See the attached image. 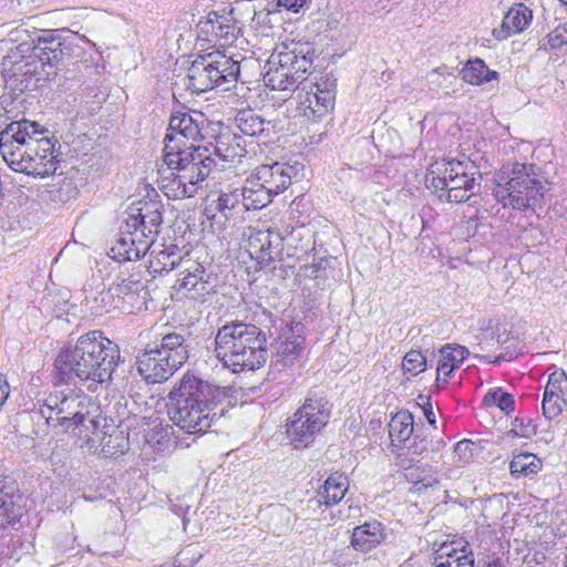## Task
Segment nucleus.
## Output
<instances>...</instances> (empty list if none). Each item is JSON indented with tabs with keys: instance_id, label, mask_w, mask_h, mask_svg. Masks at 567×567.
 Returning <instances> with one entry per match:
<instances>
[{
	"instance_id": "54",
	"label": "nucleus",
	"mask_w": 567,
	"mask_h": 567,
	"mask_svg": "<svg viewBox=\"0 0 567 567\" xmlns=\"http://www.w3.org/2000/svg\"><path fill=\"white\" fill-rule=\"evenodd\" d=\"M324 260L313 262L303 267V274L306 277L317 279L319 278V271L323 268Z\"/></svg>"
},
{
	"instance_id": "45",
	"label": "nucleus",
	"mask_w": 567,
	"mask_h": 567,
	"mask_svg": "<svg viewBox=\"0 0 567 567\" xmlns=\"http://www.w3.org/2000/svg\"><path fill=\"white\" fill-rule=\"evenodd\" d=\"M408 447V454L411 455L410 462H419L420 457H424L429 452V441L426 436L415 435L410 442Z\"/></svg>"
},
{
	"instance_id": "11",
	"label": "nucleus",
	"mask_w": 567,
	"mask_h": 567,
	"mask_svg": "<svg viewBox=\"0 0 567 567\" xmlns=\"http://www.w3.org/2000/svg\"><path fill=\"white\" fill-rule=\"evenodd\" d=\"M41 134H49V130L24 117L11 121L0 131V154L12 171L21 172L25 158L33 152L32 146Z\"/></svg>"
},
{
	"instance_id": "53",
	"label": "nucleus",
	"mask_w": 567,
	"mask_h": 567,
	"mask_svg": "<svg viewBox=\"0 0 567 567\" xmlns=\"http://www.w3.org/2000/svg\"><path fill=\"white\" fill-rule=\"evenodd\" d=\"M58 193H59V196H58L59 200H61V202L68 200L70 198V194L75 193V188L73 187L72 181L64 179L63 183L61 184V186L59 187Z\"/></svg>"
},
{
	"instance_id": "6",
	"label": "nucleus",
	"mask_w": 567,
	"mask_h": 567,
	"mask_svg": "<svg viewBox=\"0 0 567 567\" xmlns=\"http://www.w3.org/2000/svg\"><path fill=\"white\" fill-rule=\"evenodd\" d=\"M190 350L182 331H162L136 357L137 371L147 383L165 382L188 361Z\"/></svg>"
},
{
	"instance_id": "32",
	"label": "nucleus",
	"mask_w": 567,
	"mask_h": 567,
	"mask_svg": "<svg viewBox=\"0 0 567 567\" xmlns=\"http://www.w3.org/2000/svg\"><path fill=\"white\" fill-rule=\"evenodd\" d=\"M22 495L0 487V529L13 526L23 515Z\"/></svg>"
},
{
	"instance_id": "59",
	"label": "nucleus",
	"mask_w": 567,
	"mask_h": 567,
	"mask_svg": "<svg viewBox=\"0 0 567 567\" xmlns=\"http://www.w3.org/2000/svg\"><path fill=\"white\" fill-rule=\"evenodd\" d=\"M404 470H405V474H404V475H405V477H409V473H408L409 468H408V467H404Z\"/></svg>"
},
{
	"instance_id": "51",
	"label": "nucleus",
	"mask_w": 567,
	"mask_h": 567,
	"mask_svg": "<svg viewBox=\"0 0 567 567\" xmlns=\"http://www.w3.org/2000/svg\"><path fill=\"white\" fill-rule=\"evenodd\" d=\"M474 443L470 440H462L454 447L455 454L460 460L466 462L473 456Z\"/></svg>"
},
{
	"instance_id": "31",
	"label": "nucleus",
	"mask_w": 567,
	"mask_h": 567,
	"mask_svg": "<svg viewBox=\"0 0 567 567\" xmlns=\"http://www.w3.org/2000/svg\"><path fill=\"white\" fill-rule=\"evenodd\" d=\"M209 65L204 55L196 58L187 70L188 89L202 93L217 87L216 79H213Z\"/></svg>"
},
{
	"instance_id": "37",
	"label": "nucleus",
	"mask_w": 567,
	"mask_h": 567,
	"mask_svg": "<svg viewBox=\"0 0 567 567\" xmlns=\"http://www.w3.org/2000/svg\"><path fill=\"white\" fill-rule=\"evenodd\" d=\"M543 468L542 460L529 452L518 453L513 455L509 463L511 475L515 478L533 477Z\"/></svg>"
},
{
	"instance_id": "13",
	"label": "nucleus",
	"mask_w": 567,
	"mask_h": 567,
	"mask_svg": "<svg viewBox=\"0 0 567 567\" xmlns=\"http://www.w3.org/2000/svg\"><path fill=\"white\" fill-rule=\"evenodd\" d=\"M197 42L204 45L228 48L241 33V27L230 14L210 11L196 23Z\"/></svg>"
},
{
	"instance_id": "34",
	"label": "nucleus",
	"mask_w": 567,
	"mask_h": 567,
	"mask_svg": "<svg viewBox=\"0 0 567 567\" xmlns=\"http://www.w3.org/2000/svg\"><path fill=\"white\" fill-rule=\"evenodd\" d=\"M240 196L246 210L261 209L272 200V196L252 176L246 179Z\"/></svg>"
},
{
	"instance_id": "35",
	"label": "nucleus",
	"mask_w": 567,
	"mask_h": 567,
	"mask_svg": "<svg viewBox=\"0 0 567 567\" xmlns=\"http://www.w3.org/2000/svg\"><path fill=\"white\" fill-rule=\"evenodd\" d=\"M213 156H218L224 162H239L246 154V150L240 145L239 137L230 134H221L216 137Z\"/></svg>"
},
{
	"instance_id": "41",
	"label": "nucleus",
	"mask_w": 567,
	"mask_h": 567,
	"mask_svg": "<svg viewBox=\"0 0 567 567\" xmlns=\"http://www.w3.org/2000/svg\"><path fill=\"white\" fill-rule=\"evenodd\" d=\"M542 404L543 415L547 420H554L561 414L566 401L559 393L545 391Z\"/></svg>"
},
{
	"instance_id": "21",
	"label": "nucleus",
	"mask_w": 567,
	"mask_h": 567,
	"mask_svg": "<svg viewBox=\"0 0 567 567\" xmlns=\"http://www.w3.org/2000/svg\"><path fill=\"white\" fill-rule=\"evenodd\" d=\"M295 174L293 166L276 162L271 165L258 166L251 176L274 197L291 184Z\"/></svg>"
},
{
	"instance_id": "44",
	"label": "nucleus",
	"mask_w": 567,
	"mask_h": 567,
	"mask_svg": "<svg viewBox=\"0 0 567 567\" xmlns=\"http://www.w3.org/2000/svg\"><path fill=\"white\" fill-rule=\"evenodd\" d=\"M113 285L107 290H102L97 297L94 298L100 305L96 308V312H110L111 310L120 309L123 310L122 303H116V293H112Z\"/></svg>"
},
{
	"instance_id": "50",
	"label": "nucleus",
	"mask_w": 567,
	"mask_h": 567,
	"mask_svg": "<svg viewBox=\"0 0 567 567\" xmlns=\"http://www.w3.org/2000/svg\"><path fill=\"white\" fill-rule=\"evenodd\" d=\"M313 86L316 87V91L321 94L329 92L331 95H334L337 79L332 74H326L324 76H321Z\"/></svg>"
},
{
	"instance_id": "42",
	"label": "nucleus",
	"mask_w": 567,
	"mask_h": 567,
	"mask_svg": "<svg viewBox=\"0 0 567 567\" xmlns=\"http://www.w3.org/2000/svg\"><path fill=\"white\" fill-rule=\"evenodd\" d=\"M427 362L425 357L419 350L409 351L402 362V368L404 373H410L411 375H417L426 369Z\"/></svg>"
},
{
	"instance_id": "40",
	"label": "nucleus",
	"mask_w": 567,
	"mask_h": 567,
	"mask_svg": "<svg viewBox=\"0 0 567 567\" xmlns=\"http://www.w3.org/2000/svg\"><path fill=\"white\" fill-rule=\"evenodd\" d=\"M240 193L241 188H234L230 185L221 188L216 200V209L227 218L233 216V212L241 205Z\"/></svg>"
},
{
	"instance_id": "29",
	"label": "nucleus",
	"mask_w": 567,
	"mask_h": 567,
	"mask_svg": "<svg viewBox=\"0 0 567 567\" xmlns=\"http://www.w3.org/2000/svg\"><path fill=\"white\" fill-rule=\"evenodd\" d=\"M236 127L251 137H268L274 130L271 122L265 121L252 110H240L235 117Z\"/></svg>"
},
{
	"instance_id": "57",
	"label": "nucleus",
	"mask_w": 567,
	"mask_h": 567,
	"mask_svg": "<svg viewBox=\"0 0 567 567\" xmlns=\"http://www.w3.org/2000/svg\"><path fill=\"white\" fill-rule=\"evenodd\" d=\"M511 359H512V357L508 358V360H511ZM504 360H507V358L505 357V354L501 353L497 357H495L493 362H499V361H504Z\"/></svg>"
},
{
	"instance_id": "30",
	"label": "nucleus",
	"mask_w": 567,
	"mask_h": 567,
	"mask_svg": "<svg viewBox=\"0 0 567 567\" xmlns=\"http://www.w3.org/2000/svg\"><path fill=\"white\" fill-rule=\"evenodd\" d=\"M349 487L348 477L339 472L329 475L323 486L318 491L316 503L332 506L339 503L346 495Z\"/></svg>"
},
{
	"instance_id": "26",
	"label": "nucleus",
	"mask_w": 567,
	"mask_h": 567,
	"mask_svg": "<svg viewBox=\"0 0 567 567\" xmlns=\"http://www.w3.org/2000/svg\"><path fill=\"white\" fill-rule=\"evenodd\" d=\"M434 567H474L475 558L467 543L442 544L436 551Z\"/></svg>"
},
{
	"instance_id": "58",
	"label": "nucleus",
	"mask_w": 567,
	"mask_h": 567,
	"mask_svg": "<svg viewBox=\"0 0 567 567\" xmlns=\"http://www.w3.org/2000/svg\"><path fill=\"white\" fill-rule=\"evenodd\" d=\"M442 444H443V441H442V440L437 441V442H436V449H440V446H441Z\"/></svg>"
},
{
	"instance_id": "49",
	"label": "nucleus",
	"mask_w": 567,
	"mask_h": 567,
	"mask_svg": "<svg viewBox=\"0 0 567 567\" xmlns=\"http://www.w3.org/2000/svg\"><path fill=\"white\" fill-rule=\"evenodd\" d=\"M567 381L566 372L563 369H555L548 377L545 391L561 393V383Z\"/></svg>"
},
{
	"instance_id": "24",
	"label": "nucleus",
	"mask_w": 567,
	"mask_h": 567,
	"mask_svg": "<svg viewBox=\"0 0 567 567\" xmlns=\"http://www.w3.org/2000/svg\"><path fill=\"white\" fill-rule=\"evenodd\" d=\"M386 539L384 525L377 520L364 522L353 528L350 546L359 553L367 554Z\"/></svg>"
},
{
	"instance_id": "23",
	"label": "nucleus",
	"mask_w": 567,
	"mask_h": 567,
	"mask_svg": "<svg viewBox=\"0 0 567 567\" xmlns=\"http://www.w3.org/2000/svg\"><path fill=\"white\" fill-rule=\"evenodd\" d=\"M1 66L3 76L17 85L29 82L33 75L43 74L39 60L32 53L28 56L18 52L8 54L3 58Z\"/></svg>"
},
{
	"instance_id": "10",
	"label": "nucleus",
	"mask_w": 567,
	"mask_h": 567,
	"mask_svg": "<svg viewBox=\"0 0 567 567\" xmlns=\"http://www.w3.org/2000/svg\"><path fill=\"white\" fill-rule=\"evenodd\" d=\"M436 175L431 178V186L437 192L440 199L450 203L468 200L480 190L482 176L468 162L450 159L437 166Z\"/></svg>"
},
{
	"instance_id": "55",
	"label": "nucleus",
	"mask_w": 567,
	"mask_h": 567,
	"mask_svg": "<svg viewBox=\"0 0 567 567\" xmlns=\"http://www.w3.org/2000/svg\"><path fill=\"white\" fill-rule=\"evenodd\" d=\"M485 567H508V560L503 559L499 556L493 555L492 557H489Z\"/></svg>"
},
{
	"instance_id": "43",
	"label": "nucleus",
	"mask_w": 567,
	"mask_h": 567,
	"mask_svg": "<svg viewBox=\"0 0 567 567\" xmlns=\"http://www.w3.org/2000/svg\"><path fill=\"white\" fill-rule=\"evenodd\" d=\"M484 403L488 405H496L505 413H509L514 410L515 402L509 393L504 392L502 389H497L485 395Z\"/></svg>"
},
{
	"instance_id": "19",
	"label": "nucleus",
	"mask_w": 567,
	"mask_h": 567,
	"mask_svg": "<svg viewBox=\"0 0 567 567\" xmlns=\"http://www.w3.org/2000/svg\"><path fill=\"white\" fill-rule=\"evenodd\" d=\"M153 244V238L142 236L140 230L125 229L121 227V236L110 250V257L122 261L140 260L148 251Z\"/></svg>"
},
{
	"instance_id": "15",
	"label": "nucleus",
	"mask_w": 567,
	"mask_h": 567,
	"mask_svg": "<svg viewBox=\"0 0 567 567\" xmlns=\"http://www.w3.org/2000/svg\"><path fill=\"white\" fill-rule=\"evenodd\" d=\"M32 148L33 152L25 158L20 173L40 178L54 174L62 155L59 141L41 134Z\"/></svg>"
},
{
	"instance_id": "22",
	"label": "nucleus",
	"mask_w": 567,
	"mask_h": 567,
	"mask_svg": "<svg viewBox=\"0 0 567 567\" xmlns=\"http://www.w3.org/2000/svg\"><path fill=\"white\" fill-rule=\"evenodd\" d=\"M209 65L213 79H216L217 87L228 90L230 85L237 82L240 73L239 61L235 60L226 51H214L204 55Z\"/></svg>"
},
{
	"instance_id": "33",
	"label": "nucleus",
	"mask_w": 567,
	"mask_h": 567,
	"mask_svg": "<svg viewBox=\"0 0 567 567\" xmlns=\"http://www.w3.org/2000/svg\"><path fill=\"white\" fill-rule=\"evenodd\" d=\"M468 350L462 346L446 344L440 350V358L436 367L437 378L436 382L441 381V374L445 378L450 377L454 369H456L464 359L468 355ZM444 383L447 379L443 380Z\"/></svg>"
},
{
	"instance_id": "39",
	"label": "nucleus",
	"mask_w": 567,
	"mask_h": 567,
	"mask_svg": "<svg viewBox=\"0 0 567 567\" xmlns=\"http://www.w3.org/2000/svg\"><path fill=\"white\" fill-rule=\"evenodd\" d=\"M462 79L472 84L481 85L497 78V72L487 68L482 59L470 60L461 70Z\"/></svg>"
},
{
	"instance_id": "38",
	"label": "nucleus",
	"mask_w": 567,
	"mask_h": 567,
	"mask_svg": "<svg viewBox=\"0 0 567 567\" xmlns=\"http://www.w3.org/2000/svg\"><path fill=\"white\" fill-rule=\"evenodd\" d=\"M188 256H181L176 251L175 246L166 247L157 252H152V259L150 260V267L156 274L169 272L174 269L179 271L181 264L187 259Z\"/></svg>"
},
{
	"instance_id": "9",
	"label": "nucleus",
	"mask_w": 567,
	"mask_h": 567,
	"mask_svg": "<svg viewBox=\"0 0 567 567\" xmlns=\"http://www.w3.org/2000/svg\"><path fill=\"white\" fill-rule=\"evenodd\" d=\"M331 404L322 390L308 391L303 404L286 424L287 437L295 449L310 446L329 423Z\"/></svg>"
},
{
	"instance_id": "2",
	"label": "nucleus",
	"mask_w": 567,
	"mask_h": 567,
	"mask_svg": "<svg viewBox=\"0 0 567 567\" xmlns=\"http://www.w3.org/2000/svg\"><path fill=\"white\" fill-rule=\"evenodd\" d=\"M168 398L171 421L187 434L206 433L225 412L219 406L224 398L220 388L189 372L184 374Z\"/></svg>"
},
{
	"instance_id": "12",
	"label": "nucleus",
	"mask_w": 567,
	"mask_h": 567,
	"mask_svg": "<svg viewBox=\"0 0 567 567\" xmlns=\"http://www.w3.org/2000/svg\"><path fill=\"white\" fill-rule=\"evenodd\" d=\"M205 124L200 112H176L171 115L164 142V153L177 152L197 144L204 138L202 133Z\"/></svg>"
},
{
	"instance_id": "18",
	"label": "nucleus",
	"mask_w": 567,
	"mask_h": 567,
	"mask_svg": "<svg viewBox=\"0 0 567 567\" xmlns=\"http://www.w3.org/2000/svg\"><path fill=\"white\" fill-rule=\"evenodd\" d=\"M284 249V238L277 231L258 229L248 237L247 250L260 266L267 267L280 259Z\"/></svg>"
},
{
	"instance_id": "1",
	"label": "nucleus",
	"mask_w": 567,
	"mask_h": 567,
	"mask_svg": "<svg viewBox=\"0 0 567 567\" xmlns=\"http://www.w3.org/2000/svg\"><path fill=\"white\" fill-rule=\"evenodd\" d=\"M116 343L99 330L81 336L74 346H64L54 360L52 380L55 385L75 384L76 380L87 382V390L94 392L99 385L111 381L120 361Z\"/></svg>"
},
{
	"instance_id": "8",
	"label": "nucleus",
	"mask_w": 567,
	"mask_h": 567,
	"mask_svg": "<svg viewBox=\"0 0 567 567\" xmlns=\"http://www.w3.org/2000/svg\"><path fill=\"white\" fill-rule=\"evenodd\" d=\"M315 50L308 42L278 44L265 65L264 82L271 90L290 92L299 89L311 69Z\"/></svg>"
},
{
	"instance_id": "46",
	"label": "nucleus",
	"mask_w": 567,
	"mask_h": 567,
	"mask_svg": "<svg viewBox=\"0 0 567 567\" xmlns=\"http://www.w3.org/2000/svg\"><path fill=\"white\" fill-rule=\"evenodd\" d=\"M450 78H455L446 65L439 66L427 74V82L435 89L444 87Z\"/></svg>"
},
{
	"instance_id": "7",
	"label": "nucleus",
	"mask_w": 567,
	"mask_h": 567,
	"mask_svg": "<svg viewBox=\"0 0 567 567\" xmlns=\"http://www.w3.org/2000/svg\"><path fill=\"white\" fill-rule=\"evenodd\" d=\"M497 184L493 195L504 207L517 210L540 207L548 184L535 172L534 165L513 163L502 167L497 174Z\"/></svg>"
},
{
	"instance_id": "20",
	"label": "nucleus",
	"mask_w": 567,
	"mask_h": 567,
	"mask_svg": "<svg viewBox=\"0 0 567 567\" xmlns=\"http://www.w3.org/2000/svg\"><path fill=\"white\" fill-rule=\"evenodd\" d=\"M66 51L69 48L61 37L52 30H47L42 37L38 38L32 54L39 60L43 75L50 76L53 73L51 70L63 59Z\"/></svg>"
},
{
	"instance_id": "47",
	"label": "nucleus",
	"mask_w": 567,
	"mask_h": 567,
	"mask_svg": "<svg viewBox=\"0 0 567 567\" xmlns=\"http://www.w3.org/2000/svg\"><path fill=\"white\" fill-rule=\"evenodd\" d=\"M548 44L551 49H558L567 44V21L557 25L548 35Z\"/></svg>"
},
{
	"instance_id": "36",
	"label": "nucleus",
	"mask_w": 567,
	"mask_h": 567,
	"mask_svg": "<svg viewBox=\"0 0 567 567\" xmlns=\"http://www.w3.org/2000/svg\"><path fill=\"white\" fill-rule=\"evenodd\" d=\"M413 415L409 412H399L390 420L389 436L391 444L399 447L402 443L410 440L413 433Z\"/></svg>"
},
{
	"instance_id": "25",
	"label": "nucleus",
	"mask_w": 567,
	"mask_h": 567,
	"mask_svg": "<svg viewBox=\"0 0 567 567\" xmlns=\"http://www.w3.org/2000/svg\"><path fill=\"white\" fill-rule=\"evenodd\" d=\"M112 293H116V303H122L123 311L132 312L135 307L140 309L137 303L140 300L144 302L147 291L141 279L135 278L134 275H128L117 278L116 282L113 284Z\"/></svg>"
},
{
	"instance_id": "4",
	"label": "nucleus",
	"mask_w": 567,
	"mask_h": 567,
	"mask_svg": "<svg viewBox=\"0 0 567 567\" xmlns=\"http://www.w3.org/2000/svg\"><path fill=\"white\" fill-rule=\"evenodd\" d=\"M266 343V334L260 328L237 321L218 329L215 352L223 365L234 373L254 371L267 361Z\"/></svg>"
},
{
	"instance_id": "16",
	"label": "nucleus",
	"mask_w": 567,
	"mask_h": 567,
	"mask_svg": "<svg viewBox=\"0 0 567 567\" xmlns=\"http://www.w3.org/2000/svg\"><path fill=\"white\" fill-rule=\"evenodd\" d=\"M163 205L158 200H137L128 206L124 220L125 229L140 230L142 236L154 239L162 224Z\"/></svg>"
},
{
	"instance_id": "17",
	"label": "nucleus",
	"mask_w": 567,
	"mask_h": 567,
	"mask_svg": "<svg viewBox=\"0 0 567 567\" xmlns=\"http://www.w3.org/2000/svg\"><path fill=\"white\" fill-rule=\"evenodd\" d=\"M302 329L303 326L298 322L279 337L270 365L271 374L292 367L300 359L305 349V338L300 336Z\"/></svg>"
},
{
	"instance_id": "52",
	"label": "nucleus",
	"mask_w": 567,
	"mask_h": 567,
	"mask_svg": "<svg viewBox=\"0 0 567 567\" xmlns=\"http://www.w3.org/2000/svg\"><path fill=\"white\" fill-rule=\"evenodd\" d=\"M309 0H276V6L287 11L298 13Z\"/></svg>"
},
{
	"instance_id": "48",
	"label": "nucleus",
	"mask_w": 567,
	"mask_h": 567,
	"mask_svg": "<svg viewBox=\"0 0 567 567\" xmlns=\"http://www.w3.org/2000/svg\"><path fill=\"white\" fill-rule=\"evenodd\" d=\"M512 431L517 436L530 437L536 434V425L530 419H515L514 427Z\"/></svg>"
},
{
	"instance_id": "5",
	"label": "nucleus",
	"mask_w": 567,
	"mask_h": 567,
	"mask_svg": "<svg viewBox=\"0 0 567 567\" xmlns=\"http://www.w3.org/2000/svg\"><path fill=\"white\" fill-rule=\"evenodd\" d=\"M40 414L50 427L86 441L100 427L99 405L92 398L73 390L51 393L41 406Z\"/></svg>"
},
{
	"instance_id": "56",
	"label": "nucleus",
	"mask_w": 567,
	"mask_h": 567,
	"mask_svg": "<svg viewBox=\"0 0 567 567\" xmlns=\"http://www.w3.org/2000/svg\"><path fill=\"white\" fill-rule=\"evenodd\" d=\"M426 401H429V398H425ZM426 405L424 409H423V412H424V415L427 420V422L431 424V425H434L435 424V414L432 410V405L426 402Z\"/></svg>"
},
{
	"instance_id": "3",
	"label": "nucleus",
	"mask_w": 567,
	"mask_h": 567,
	"mask_svg": "<svg viewBox=\"0 0 567 567\" xmlns=\"http://www.w3.org/2000/svg\"><path fill=\"white\" fill-rule=\"evenodd\" d=\"M215 166L216 161L207 146L164 153L158 185L168 198H190L203 188Z\"/></svg>"
},
{
	"instance_id": "27",
	"label": "nucleus",
	"mask_w": 567,
	"mask_h": 567,
	"mask_svg": "<svg viewBox=\"0 0 567 567\" xmlns=\"http://www.w3.org/2000/svg\"><path fill=\"white\" fill-rule=\"evenodd\" d=\"M299 90L297 111L300 115L309 120L317 121L333 105L336 95H331L329 92L321 94L318 91H306L305 94H302L306 86Z\"/></svg>"
},
{
	"instance_id": "14",
	"label": "nucleus",
	"mask_w": 567,
	"mask_h": 567,
	"mask_svg": "<svg viewBox=\"0 0 567 567\" xmlns=\"http://www.w3.org/2000/svg\"><path fill=\"white\" fill-rule=\"evenodd\" d=\"M177 287L188 299L203 302L215 292L216 277L200 262L188 257L181 264Z\"/></svg>"
},
{
	"instance_id": "28",
	"label": "nucleus",
	"mask_w": 567,
	"mask_h": 567,
	"mask_svg": "<svg viewBox=\"0 0 567 567\" xmlns=\"http://www.w3.org/2000/svg\"><path fill=\"white\" fill-rule=\"evenodd\" d=\"M532 19V10L523 3H517L507 11L502 20L501 28L493 30V35L497 40H504L511 34L520 33L529 25Z\"/></svg>"
}]
</instances>
